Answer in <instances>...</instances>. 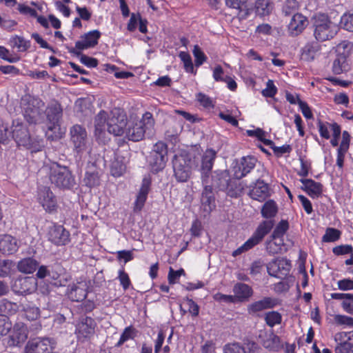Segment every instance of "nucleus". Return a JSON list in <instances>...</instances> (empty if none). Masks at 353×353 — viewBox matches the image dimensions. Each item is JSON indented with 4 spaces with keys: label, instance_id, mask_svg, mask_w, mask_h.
<instances>
[{
    "label": "nucleus",
    "instance_id": "dca6fc26",
    "mask_svg": "<svg viewBox=\"0 0 353 353\" xmlns=\"http://www.w3.org/2000/svg\"><path fill=\"white\" fill-rule=\"evenodd\" d=\"M101 37V32L97 30H91L81 37L75 43V49L79 51L94 47Z\"/></svg>",
    "mask_w": 353,
    "mask_h": 353
},
{
    "label": "nucleus",
    "instance_id": "393cba45",
    "mask_svg": "<svg viewBox=\"0 0 353 353\" xmlns=\"http://www.w3.org/2000/svg\"><path fill=\"white\" fill-rule=\"evenodd\" d=\"M249 195L254 200L263 201L269 196V187L263 181L258 180L252 186Z\"/></svg>",
    "mask_w": 353,
    "mask_h": 353
},
{
    "label": "nucleus",
    "instance_id": "5fc2aeb1",
    "mask_svg": "<svg viewBox=\"0 0 353 353\" xmlns=\"http://www.w3.org/2000/svg\"><path fill=\"white\" fill-rule=\"evenodd\" d=\"M185 275V271L181 268L178 270H174L172 268H170L168 280L170 284H174L179 280L181 276Z\"/></svg>",
    "mask_w": 353,
    "mask_h": 353
},
{
    "label": "nucleus",
    "instance_id": "1a4fd4ad",
    "mask_svg": "<svg viewBox=\"0 0 353 353\" xmlns=\"http://www.w3.org/2000/svg\"><path fill=\"white\" fill-rule=\"evenodd\" d=\"M166 154V147L163 143H159L154 146L148 160L153 172H158L164 168L167 161Z\"/></svg>",
    "mask_w": 353,
    "mask_h": 353
},
{
    "label": "nucleus",
    "instance_id": "7c9ffc66",
    "mask_svg": "<svg viewBox=\"0 0 353 353\" xmlns=\"http://www.w3.org/2000/svg\"><path fill=\"white\" fill-rule=\"evenodd\" d=\"M272 226L270 222L263 221L258 226L252 237L248 239V243H253L255 245L258 244L270 231Z\"/></svg>",
    "mask_w": 353,
    "mask_h": 353
},
{
    "label": "nucleus",
    "instance_id": "bf43d9fd",
    "mask_svg": "<svg viewBox=\"0 0 353 353\" xmlns=\"http://www.w3.org/2000/svg\"><path fill=\"white\" fill-rule=\"evenodd\" d=\"M63 272V269L61 266L57 265L54 268V272L49 273L50 276L54 281L53 283L54 285L61 286L64 285V281H62L61 279H60Z\"/></svg>",
    "mask_w": 353,
    "mask_h": 353
},
{
    "label": "nucleus",
    "instance_id": "b1692460",
    "mask_svg": "<svg viewBox=\"0 0 353 353\" xmlns=\"http://www.w3.org/2000/svg\"><path fill=\"white\" fill-rule=\"evenodd\" d=\"M19 245L13 236L4 234L0 235V252L3 254H12L16 252Z\"/></svg>",
    "mask_w": 353,
    "mask_h": 353
},
{
    "label": "nucleus",
    "instance_id": "a878e982",
    "mask_svg": "<svg viewBox=\"0 0 353 353\" xmlns=\"http://www.w3.org/2000/svg\"><path fill=\"white\" fill-rule=\"evenodd\" d=\"M321 46L318 41H311L306 43L301 49V59L307 62L314 61L319 55Z\"/></svg>",
    "mask_w": 353,
    "mask_h": 353
},
{
    "label": "nucleus",
    "instance_id": "2f4dec72",
    "mask_svg": "<svg viewBox=\"0 0 353 353\" xmlns=\"http://www.w3.org/2000/svg\"><path fill=\"white\" fill-rule=\"evenodd\" d=\"M351 65V59H346L344 58V57H340L336 55V58L333 63V72L337 74L346 72L350 70Z\"/></svg>",
    "mask_w": 353,
    "mask_h": 353
},
{
    "label": "nucleus",
    "instance_id": "052dcab7",
    "mask_svg": "<svg viewBox=\"0 0 353 353\" xmlns=\"http://www.w3.org/2000/svg\"><path fill=\"white\" fill-rule=\"evenodd\" d=\"M0 58L9 63H16L19 60V57L11 55L9 50L1 46H0Z\"/></svg>",
    "mask_w": 353,
    "mask_h": 353
},
{
    "label": "nucleus",
    "instance_id": "09e8293b",
    "mask_svg": "<svg viewBox=\"0 0 353 353\" xmlns=\"http://www.w3.org/2000/svg\"><path fill=\"white\" fill-rule=\"evenodd\" d=\"M179 57L183 63L185 71L193 73L194 65L190 55L186 52H181Z\"/></svg>",
    "mask_w": 353,
    "mask_h": 353
},
{
    "label": "nucleus",
    "instance_id": "9b49d317",
    "mask_svg": "<svg viewBox=\"0 0 353 353\" xmlns=\"http://www.w3.org/2000/svg\"><path fill=\"white\" fill-rule=\"evenodd\" d=\"M96 326V322L93 319L83 316L76 324L75 333L79 339H89L94 334Z\"/></svg>",
    "mask_w": 353,
    "mask_h": 353
},
{
    "label": "nucleus",
    "instance_id": "f704fd0d",
    "mask_svg": "<svg viewBox=\"0 0 353 353\" xmlns=\"http://www.w3.org/2000/svg\"><path fill=\"white\" fill-rule=\"evenodd\" d=\"M336 52L337 56L351 59L353 54V43L347 41L341 42L336 48Z\"/></svg>",
    "mask_w": 353,
    "mask_h": 353
},
{
    "label": "nucleus",
    "instance_id": "13d9d810",
    "mask_svg": "<svg viewBox=\"0 0 353 353\" xmlns=\"http://www.w3.org/2000/svg\"><path fill=\"white\" fill-rule=\"evenodd\" d=\"M288 228V222L285 220L281 221L275 228L274 232L272 234V236H279L282 238V236L285 234Z\"/></svg>",
    "mask_w": 353,
    "mask_h": 353
},
{
    "label": "nucleus",
    "instance_id": "412c9836",
    "mask_svg": "<svg viewBox=\"0 0 353 353\" xmlns=\"http://www.w3.org/2000/svg\"><path fill=\"white\" fill-rule=\"evenodd\" d=\"M350 139L351 137L349 132L345 130L343 131L342 132V140L337 149L336 165L339 169H342L343 167L345 157L350 148Z\"/></svg>",
    "mask_w": 353,
    "mask_h": 353
},
{
    "label": "nucleus",
    "instance_id": "c03bdc74",
    "mask_svg": "<svg viewBox=\"0 0 353 353\" xmlns=\"http://www.w3.org/2000/svg\"><path fill=\"white\" fill-rule=\"evenodd\" d=\"M136 330L132 326H128L125 328L119 341L117 343V346L121 345L125 341L133 339L136 336Z\"/></svg>",
    "mask_w": 353,
    "mask_h": 353
},
{
    "label": "nucleus",
    "instance_id": "aec40b11",
    "mask_svg": "<svg viewBox=\"0 0 353 353\" xmlns=\"http://www.w3.org/2000/svg\"><path fill=\"white\" fill-rule=\"evenodd\" d=\"M216 156V152L212 149L206 150L202 156L200 171L203 183H207L206 179L212 169Z\"/></svg>",
    "mask_w": 353,
    "mask_h": 353
},
{
    "label": "nucleus",
    "instance_id": "9d476101",
    "mask_svg": "<svg viewBox=\"0 0 353 353\" xmlns=\"http://www.w3.org/2000/svg\"><path fill=\"white\" fill-rule=\"evenodd\" d=\"M291 269L290 261L284 258L274 259L267 265V270L270 275L282 279L287 276Z\"/></svg>",
    "mask_w": 353,
    "mask_h": 353
},
{
    "label": "nucleus",
    "instance_id": "2eb2a0df",
    "mask_svg": "<svg viewBox=\"0 0 353 353\" xmlns=\"http://www.w3.org/2000/svg\"><path fill=\"white\" fill-rule=\"evenodd\" d=\"M53 345L50 339H34L28 342L25 353H50L54 348Z\"/></svg>",
    "mask_w": 353,
    "mask_h": 353
},
{
    "label": "nucleus",
    "instance_id": "72a5a7b5",
    "mask_svg": "<svg viewBox=\"0 0 353 353\" xmlns=\"http://www.w3.org/2000/svg\"><path fill=\"white\" fill-rule=\"evenodd\" d=\"M256 12L261 17L269 15L273 10L270 0H257L255 3Z\"/></svg>",
    "mask_w": 353,
    "mask_h": 353
},
{
    "label": "nucleus",
    "instance_id": "f3484780",
    "mask_svg": "<svg viewBox=\"0 0 353 353\" xmlns=\"http://www.w3.org/2000/svg\"><path fill=\"white\" fill-rule=\"evenodd\" d=\"M12 288L15 293L30 294L37 289V281L33 277L20 278L14 281Z\"/></svg>",
    "mask_w": 353,
    "mask_h": 353
},
{
    "label": "nucleus",
    "instance_id": "49530a36",
    "mask_svg": "<svg viewBox=\"0 0 353 353\" xmlns=\"http://www.w3.org/2000/svg\"><path fill=\"white\" fill-rule=\"evenodd\" d=\"M256 162V159L254 157L248 156L244 157L241 160V164L244 170V173L248 174L254 168Z\"/></svg>",
    "mask_w": 353,
    "mask_h": 353
},
{
    "label": "nucleus",
    "instance_id": "4d7b16f0",
    "mask_svg": "<svg viewBox=\"0 0 353 353\" xmlns=\"http://www.w3.org/2000/svg\"><path fill=\"white\" fill-rule=\"evenodd\" d=\"M196 100L201 105L205 108H212L214 107L213 101L210 97L203 93L199 92L196 96Z\"/></svg>",
    "mask_w": 353,
    "mask_h": 353
},
{
    "label": "nucleus",
    "instance_id": "a19ab883",
    "mask_svg": "<svg viewBox=\"0 0 353 353\" xmlns=\"http://www.w3.org/2000/svg\"><path fill=\"white\" fill-rule=\"evenodd\" d=\"M85 185L90 188L98 186L100 184V177L98 172L87 171L84 178Z\"/></svg>",
    "mask_w": 353,
    "mask_h": 353
},
{
    "label": "nucleus",
    "instance_id": "774afa93",
    "mask_svg": "<svg viewBox=\"0 0 353 353\" xmlns=\"http://www.w3.org/2000/svg\"><path fill=\"white\" fill-rule=\"evenodd\" d=\"M337 285L341 290H353V280L350 279H344L338 281Z\"/></svg>",
    "mask_w": 353,
    "mask_h": 353
},
{
    "label": "nucleus",
    "instance_id": "58836bf2",
    "mask_svg": "<svg viewBox=\"0 0 353 353\" xmlns=\"http://www.w3.org/2000/svg\"><path fill=\"white\" fill-rule=\"evenodd\" d=\"M276 212L277 205L276 203L272 200H270L265 202L261 210L262 216L267 219L274 216Z\"/></svg>",
    "mask_w": 353,
    "mask_h": 353
},
{
    "label": "nucleus",
    "instance_id": "864d4df0",
    "mask_svg": "<svg viewBox=\"0 0 353 353\" xmlns=\"http://www.w3.org/2000/svg\"><path fill=\"white\" fill-rule=\"evenodd\" d=\"M12 327L9 319L4 315H0V336L6 335Z\"/></svg>",
    "mask_w": 353,
    "mask_h": 353
},
{
    "label": "nucleus",
    "instance_id": "ea45409f",
    "mask_svg": "<svg viewBox=\"0 0 353 353\" xmlns=\"http://www.w3.org/2000/svg\"><path fill=\"white\" fill-rule=\"evenodd\" d=\"M246 134L249 137H255L259 141L263 142L265 145L272 146L273 145V142L265 138L266 133L261 128H256L255 130H248L246 131Z\"/></svg>",
    "mask_w": 353,
    "mask_h": 353
},
{
    "label": "nucleus",
    "instance_id": "4be33fe9",
    "mask_svg": "<svg viewBox=\"0 0 353 353\" xmlns=\"http://www.w3.org/2000/svg\"><path fill=\"white\" fill-rule=\"evenodd\" d=\"M150 184L151 179L150 176L144 177L142 181L141 187L139 190V192L137 196L136 201L134 202V211H141V209L143 208L148 197Z\"/></svg>",
    "mask_w": 353,
    "mask_h": 353
},
{
    "label": "nucleus",
    "instance_id": "6e6d98bb",
    "mask_svg": "<svg viewBox=\"0 0 353 353\" xmlns=\"http://www.w3.org/2000/svg\"><path fill=\"white\" fill-rule=\"evenodd\" d=\"M14 264L10 260H4L0 262V276H5L10 274L14 269Z\"/></svg>",
    "mask_w": 353,
    "mask_h": 353
},
{
    "label": "nucleus",
    "instance_id": "c9c22d12",
    "mask_svg": "<svg viewBox=\"0 0 353 353\" xmlns=\"http://www.w3.org/2000/svg\"><path fill=\"white\" fill-rule=\"evenodd\" d=\"M212 187L206 185L202 193V205L204 210L207 212H210L214 207V199L212 196Z\"/></svg>",
    "mask_w": 353,
    "mask_h": 353
},
{
    "label": "nucleus",
    "instance_id": "37998d69",
    "mask_svg": "<svg viewBox=\"0 0 353 353\" xmlns=\"http://www.w3.org/2000/svg\"><path fill=\"white\" fill-rule=\"evenodd\" d=\"M11 42L20 52H25L30 47V42L21 37H12Z\"/></svg>",
    "mask_w": 353,
    "mask_h": 353
},
{
    "label": "nucleus",
    "instance_id": "bb28decb",
    "mask_svg": "<svg viewBox=\"0 0 353 353\" xmlns=\"http://www.w3.org/2000/svg\"><path fill=\"white\" fill-rule=\"evenodd\" d=\"M88 285L85 281L78 282L70 287L68 297L73 301H83L87 295Z\"/></svg>",
    "mask_w": 353,
    "mask_h": 353
},
{
    "label": "nucleus",
    "instance_id": "4468645a",
    "mask_svg": "<svg viewBox=\"0 0 353 353\" xmlns=\"http://www.w3.org/2000/svg\"><path fill=\"white\" fill-rule=\"evenodd\" d=\"M48 239L56 245H65L70 241V232L63 225L54 224L48 230Z\"/></svg>",
    "mask_w": 353,
    "mask_h": 353
},
{
    "label": "nucleus",
    "instance_id": "7ed1b4c3",
    "mask_svg": "<svg viewBox=\"0 0 353 353\" xmlns=\"http://www.w3.org/2000/svg\"><path fill=\"white\" fill-rule=\"evenodd\" d=\"M313 36L318 42L334 38L339 30V25L325 13H316L311 19Z\"/></svg>",
    "mask_w": 353,
    "mask_h": 353
},
{
    "label": "nucleus",
    "instance_id": "338daca9",
    "mask_svg": "<svg viewBox=\"0 0 353 353\" xmlns=\"http://www.w3.org/2000/svg\"><path fill=\"white\" fill-rule=\"evenodd\" d=\"M341 307L345 312L353 315V294H350L348 298L342 301Z\"/></svg>",
    "mask_w": 353,
    "mask_h": 353
},
{
    "label": "nucleus",
    "instance_id": "c85d7f7f",
    "mask_svg": "<svg viewBox=\"0 0 353 353\" xmlns=\"http://www.w3.org/2000/svg\"><path fill=\"white\" fill-rule=\"evenodd\" d=\"M317 127L320 136L325 139H330L332 134L338 133L341 126L336 122L319 121Z\"/></svg>",
    "mask_w": 353,
    "mask_h": 353
},
{
    "label": "nucleus",
    "instance_id": "69168bd1",
    "mask_svg": "<svg viewBox=\"0 0 353 353\" xmlns=\"http://www.w3.org/2000/svg\"><path fill=\"white\" fill-rule=\"evenodd\" d=\"M224 353H245L244 348L239 343L228 344L224 347Z\"/></svg>",
    "mask_w": 353,
    "mask_h": 353
},
{
    "label": "nucleus",
    "instance_id": "a211bd4d",
    "mask_svg": "<svg viewBox=\"0 0 353 353\" xmlns=\"http://www.w3.org/2000/svg\"><path fill=\"white\" fill-rule=\"evenodd\" d=\"M307 23L308 21L306 17L301 13L294 14L288 26L289 34L291 36L300 34L306 28Z\"/></svg>",
    "mask_w": 353,
    "mask_h": 353
},
{
    "label": "nucleus",
    "instance_id": "de8ad7c7",
    "mask_svg": "<svg viewBox=\"0 0 353 353\" xmlns=\"http://www.w3.org/2000/svg\"><path fill=\"white\" fill-rule=\"evenodd\" d=\"M299 3L296 0H285L283 6V12L285 15H290L297 11Z\"/></svg>",
    "mask_w": 353,
    "mask_h": 353
},
{
    "label": "nucleus",
    "instance_id": "6ab92c4d",
    "mask_svg": "<svg viewBox=\"0 0 353 353\" xmlns=\"http://www.w3.org/2000/svg\"><path fill=\"white\" fill-rule=\"evenodd\" d=\"M27 339V327L22 323H18L14 325L10 333L8 343L10 345L18 346L23 343Z\"/></svg>",
    "mask_w": 353,
    "mask_h": 353
},
{
    "label": "nucleus",
    "instance_id": "a18cd8bd",
    "mask_svg": "<svg viewBox=\"0 0 353 353\" xmlns=\"http://www.w3.org/2000/svg\"><path fill=\"white\" fill-rule=\"evenodd\" d=\"M333 320L334 323L338 325H343L345 327H353V318L343 315V314H334L333 315Z\"/></svg>",
    "mask_w": 353,
    "mask_h": 353
},
{
    "label": "nucleus",
    "instance_id": "603ef678",
    "mask_svg": "<svg viewBox=\"0 0 353 353\" xmlns=\"http://www.w3.org/2000/svg\"><path fill=\"white\" fill-rule=\"evenodd\" d=\"M277 93V88L275 86L274 81L269 79L266 83V88L263 89L261 94L265 97H274Z\"/></svg>",
    "mask_w": 353,
    "mask_h": 353
},
{
    "label": "nucleus",
    "instance_id": "39448f33",
    "mask_svg": "<svg viewBox=\"0 0 353 353\" xmlns=\"http://www.w3.org/2000/svg\"><path fill=\"white\" fill-rule=\"evenodd\" d=\"M174 176L179 182H186L194 169L199 167L194 157L190 153L181 152L175 154L172 161Z\"/></svg>",
    "mask_w": 353,
    "mask_h": 353
},
{
    "label": "nucleus",
    "instance_id": "ddd939ff",
    "mask_svg": "<svg viewBox=\"0 0 353 353\" xmlns=\"http://www.w3.org/2000/svg\"><path fill=\"white\" fill-rule=\"evenodd\" d=\"M71 141L77 153H81L87 149V132L79 125H74L70 130Z\"/></svg>",
    "mask_w": 353,
    "mask_h": 353
},
{
    "label": "nucleus",
    "instance_id": "6e6552de",
    "mask_svg": "<svg viewBox=\"0 0 353 353\" xmlns=\"http://www.w3.org/2000/svg\"><path fill=\"white\" fill-rule=\"evenodd\" d=\"M61 112L59 107L49 108L47 112V117L49 121L46 136L49 139H60L65 134V129L61 128L59 125V120Z\"/></svg>",
    "mask_w": 353,
    "mask_h": 353
},
{
    "label": "nucleus",
    "instance_id": "8fccbe9b",
    "mask_svg": "<svg viewBox=\"0 0 353 353\" xmlns=\"http://www.w3.org/2000/svg\"><path fill=\"white\" fill-rule=\"evenodd\" d=\"M192 52L195 59V65L196 67H199L206 61L207 57L199 46L195 45L194 46Z\"/></svg>",
    "mask_w": 353,
    "mask_h": 353
},
{
    "label": "nucleus",
    "instance_id": "f03ea898",
    "mask_svg": "<svg viewBox=\"0 0 353 353\" xmlns=\"http://www.w3.org/2000/svg\"><path fill=\"white\" fill-rule=\"evenodd\" d=\"M154 121L150 112H145L140 120L128 119L123 135L132 141H139L145 135L151 137L154 134Z\"/></svg>",
    "mask_w": 353,
    "mask_h": 353
},
{
    "label": "nucleus",
    "instance_id": "f8f14e48",
    "mask_svg": "<svg viewBox=\"0 0 353 353\" xmlns=\"http://www.w3.org/2000/svg\"><path fill=\"white\" fill-rule=\"evenodd\" d=\"M37 199L46 212L52 213L56 211L57 208V199L50 188L44 187L39 189Z\"/></svg>",
    "mask_w": 353,
    "mask_h": 353
},
{
    "label": "nucleus",
    "instance_id": "5701e85b",
    "mask_svg": "<svg viewBox=\"0 0 353 353\" xmlns=\"http://www.w3.org/2000/svg\"><path fill=\"white\" fill-rule=\"evenodd\" d=\"M234 302H244L252 296L253 291L250 286L245 283H237L233 288Z\"/></svg>",
    "mask_w": 353,
    "mask_h": 353
},
{
    "label": "nucleus",
    "instance_id": "680f3d73",
    "mask_svg": "<svg viewBox=\"0 0 353 353\" xmlns=\"http://www.w3.org/2000/svg\"><path fill=\"white\" fill-rule=\"evenodd\" d=\"M24 313L28 320H35L39 316V309L35 306L28 305L24 308Z\"/></svg>",
    "mask_w": 353,
    "mask_h": 353
},
{
    "label": "nucleus",
    "instance_id": "0eeeda50",
    "mask_svg": "<svg viewBox=\"0 0 353 353\" xmlns=\"http://www.w3.org/2000/svg\"><path fill=\"white\" fill-rule=\"evenodd\" d=\"M50 179L52 183L60 188L70 189L74 185V179L68 168L56 163L50 167Z\"/></svg>",
    "mask_w": 353,
    "mask_h": 353
},
{
    "label": "nucleus",
    "instance_id": "c756f323",
    "mask_svg": "<svg viewBox=\"0 0 353 353\" xmlns=\"http://www.w3.org/2000/svg\"><path fill=\"white\" fill-rule=\"evenodd\" d=\"M278 299L272 297H265L261 300L256 301L249 306V312L255 313L266 309L272 308L279 305Z\"/></svg>",
    "mask_w": 353,
    "mask_h": 353
},
{
    "label": "nucleus",
    "instance_id": "20e7f679",
    "mask_svg": "<svg viewBox=\"0 0 353 353\" xmlns=\"http://www.w3.org/2000/svg\"><path fill=\"white\" fill-rule=\"evenodd\" d=\"M11 133L18 146H22L32 152L41 151L43 147V141L32 139L26 126L19 119L13 121Z\"/></svg>",
    "mask_w": 353,
    "mask_h": 353
},
{
    "label": "nucleus",
    "instance_id": "423d86ee",
    "mask_svg": "<svg viewBox=\"0 0 353 353\" xmlns=\"http://www.w3.org/2000/svg\"><path fill=\"white\" fill-rule=\"evenodd\" d=\"M21 108L25 119L30 123H38L43 119L44 103L39 99L26 96L21 100Z\"/></svg>",
    "mask_w": 353,
    "mask_h": 353
},
{
    "label": "nucleus",
    "instance_id": "473e14b6",
    "mask_svg": "<svg viewBox=\"0 0 353 353\" xmlns=\"http://www.w3.org/2000/svg\"><path fill=\"white\" fill-rule=\"evenodd\" d=\"M38 262L32 258H25L17 264V268L19 272L24 274L33 273L38 267Z\"/></svg>",
    "mask_w": 353,
    "mask_h": 353
},
{
    "label": "nucleus",
    "instance_id": "cd10ccee",
    "mask_svg": "<svg viewBox=\"0 0 353 353\" xmlns=\"http://www.w3.org/2000/svg\"><path fill=\"white\" fill-rule=\"evenodd\" d=\"M300 181L303 184L302 189L312 198H317L321 194L323 186L320 183L307 179H301Z\"/></svg>",
    "mask_w": 353,
    "mask_h": 353
},
{
    "label": "nucleus",
    "instance_id": "0e129e2a",
    "mask_svg": "<svg viewBox=\"0 0 353 353\" xmlns=\"http://www.w3.org/2000/svg\"><path fill=\"white\" fill-rule=\"evenodd\" d=\"M141 19V16L139 13H132L130 15V20L127 25V29L130 32H134L137 26L139 21Z\"/></svg>",
    "mask_w": 353,
    "mask_h": 353
},
{
    "label": "nucleus",
    "instance_id": "4c0bfd02",
    "mask_svg": "<svg viewBox=\"0 0 353 353\" xmlns=\"http://www.w3.org/2000/svg\"><path fill=\"white\" fill-rule=\"evenodd\" d=\"M340 26L346 31L353 32V10L345 12L341 15Z\"/></svg>",
    "mask_w": 353,
    "mask_h": 353
},
{
    "label": "nucleus",
    "instance_id": "e2e57ef3",
    "mask_svg": "<svg viewBox=\"0 0 353 353\" xmlns=\"http://www.w3.org/2000/svg\"><path fill=\"white\" fill-rule=\"evenodd\" d=\"M336 353H353V344L349 342H341L335 349Z\"/></svg>",
    "mask_w": 353,
    "mask_h": 353
},
{
    "label": "nucleus",
    "instance_id": "3c124183",
    "mask_svg": "<svg viewBox=\"0 0 353 353\" xmlns=\"http://www.w3.org/2000/svg\"><path fill=\"white\" fill-rule=\"evenodd\" d=\"M340 235L341 232L338 230L328 228L323 236V241L324 242H334L339 239Z\"/></svg>",
    "mask_w": 353,
    "mask_h": 353
},
{
    "label": "nucleus",
    "instance_id": "f257e3e1",
    "mask_svg": "<svg viewBox=\"0 0 353 353\" xmlns=\"http://www.w3.org/2000/svg\"><path fill=\"white\" fill-rule=\"evenodd\" d=\"M127 121L125 113L119 108L109 112L101 110L94 119V134L100 141H104L107 133L123 136Z\"/></svg>",
    "mask_w": 353,
    "mask_h": 353
},
{
    "label": "nucleus",
    "instance_id": "e433bc0d",
    "mask_svg": "<svg viewBox=\"0 0 353 353\" xmlns=\"http://www.w3.org/2000/svg\"><path fill=\"white\" fill-rule=\"evenodd\" d=\"M272 240L268 243L267 249L272 254L282 252L285 250L283 240L279 236H272Z\"/></svg>",
    "mask_w": 353,
    "mask_h": 353
},
{
    "label": "nucleus",
    "instance_id": "79ce46f5",
    "mask_svg": "<svg viewBox=\"0 0 353 353\" xmlns=\"http://www.w3.org/2000/svg\"><path fill=\"white\" fill-rule=\"evenodd\" d=\"M265 320L270 327H274L281 323L282 316L280 313L276 311L268 312L265 314Z\"/></svg>",
    "mask_w": 353,
    "mask_h": 353
}]
</instances>
